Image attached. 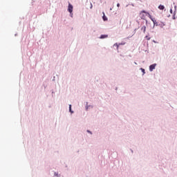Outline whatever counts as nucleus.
<instances>
[{
  "instance_id": "nucleus-1",
  "label": "nucleus",
  "mask_w": 177,
  "mask_h": 177,
  "mask_svg": "<svg viewBox=\"0 0 177 177\" xmlns=\"http://www.w3.org/2000/svg\"><path fill=\"white\" fill-rule=\"evenodd\" d=\"M141 13H147V15H149V19H151V20L153 21V24H156V20H153V18L151 17V15H150V13L146 12L145 10H142V11L141 12Z\"/></svg>"
},
{
  "instance_id": "nucleus-2",
  "label": "nucleus",
  "mask_w": 177,
  "mask_h": 177,
  "mask_svg": "<svg viewBox=\"0 0 177 177\" xmlns=\"http://www.w3.org/2000/svg\"><path fill=\"white\" fill-rule=\"evenodd\" d=\"M68 10L71 13V16H73V5L70 3L68 4Z\"/></svg>"
},
{
  "instance_id": "nucleus-3",
  "label": "nucleus",
  "mask_w": 177,
  "mask_h": 177,
  "mask_svg": "<svg viewBox=\"0 0 177 177\" xmlns=\"http://www.w3.org/2000/svg\"><path fill=\"white\" fill-rule=\"evenodd\" d=\"M156 66H157V64H153L149 66V71H153L154 68H156Z\"/></svg>"
},
{
  "instance_id": "nucleus-4",
  "label": "nucleus",
  "mask_w": 177,
  "mask_h": 177,
  "mask_svg": "<svg viewBox=\"0 0 177 177\" xmlns=\"http://www.w3.org/2000/svg\"><path fill=\"white\" fill-rule=\"evenodd\" d=\"M120 45H125V43H124V44H117V43H115L114 45H113V46H116V48H117V50H118V48H120Z\"/></svg>"
},
{
  "instance_id": "nucleus-5",
  "label": "nucleus",
  "mask_w": 177,
  "mask_h": 177,
  "mask_svg": "<svg viewBox=\"0 0 177 177\" xmlns=\"http://www.w3.org/2000/svg\"><path fill=\"white\" fill-rule=\"evenodd\" d=\"M109 37V35H101L100 36V39H104V38H107Z\"/></svg>"
},
{
  "instance_id": "nucleus-6",
  "label": "nucleus",
  "mask_w": 177,
  "mask_h": 177,
  "mask_svg": "<svg viewBox=\"0 0 177 177\" xmlns=\"http://www.w3.org/2000/svg\"><path fill=\"white\" fill-rule=\"evenodd\" d=\"M141 31H143L144 34L146 32V26H143L141 27Z\"/></svg>"
},
{
  "instance_id": "nucleus-7",
  "label": "nucleus",
  "mask_w": 177,
  "mask_h": 177,
  "mask_svg": "<svg viewBox=\"0 0 177 177\" xmlns=\"http://www.w3.org/2000/svg\"><path fill=\"white\" fill-rule=\"evenodd\" d=\"M158 9H160V10H164L165 7H164V6H162V5H160V6H158Z\"/></svg>"
},
{
  "instance_id": "nucleus-8",
  "label": "nucleus",
  "mask_w": 177,
  "mask_h": 177,
  "mask_svg": "<svg viewBox=\"0 0 177 177\" xmlns=\"http://www.w3.org/2000/svg\"><path fill=\"white\" fill-rule=\"evenodd\" d=\"M103 15H104V16L102 17V19H103L104 21H107V17L104 15V12H103Z\"/></svg>"
},
{
  "instance_id": "nucleus-9",
  "label": "nucleus",
  "mask_w": 177,
  "mask_h": 177,
  "mask_svg": "<svg viewBox=\"0 0 177 177\" xmlns=\"http://www.w3.org/2000/svg\"><path fill=\"white\" fill-rule=\"evenodd\" d=\"M145 38H147V41H150V37L149 36H146Z\"/></svg>"
},
{
  "instance_id": "nucleus-10",
  "label": "nucleus",
  "mask_w": 177,
  "mask_h": 177,
  "mask_svg": "<svg viewBox=\"0 0 177 177\" xmlns=\"http://www.w3.org/2000/svg\"><path fill=\"white\" fill-rule=\"evenodd\" d=\"M69 111L71 113H73V111H71V104L69 105Z\"/></svg>"
},
{
  "instance_id": "nucleus-11",
  "label": "nucleus",
  "mask_w": 177,
  "mask_h": 177,
  "mask_svg": "<svg viewBox=\"0 0 177 177\" xmlns=\"http://www.w3.org/2000/svg\"><path fill=\"white\" fill-rule=\"evenodd\" d=\"M141 71H142V72L143 73V74H145V69L141 68Z\"/></svg>"
},
{
  "instance_id": "nucleus-12",
  "label": "nucleus",
  "mask_w": 177,
  "mask_h": 177,
  "mask_svg": "<svg viewBox=\"0 0 177 177\" xmlns=\"http://www.w3.org/2000/svg\"><path fill=\"white\" fill-rule=\"evenodd\" d=\"M87 132H88V133H92V132H91V131H89V130H87Z\"/></svg>"
},
{
  "instance_id": "nucleus-13",
  "label": "nucleus",
  "mask_w": 177,
  "mask_h": 177,
  "mask_svg": "<svg viewBox=\"0 0 177 177\" xmlns=\"http://www.w3.org/2000/svg\"><path fill=\"white\" fill-rule=\"evenodd\" d=\"M118 8H120V3L117 4Z\"/></svg>"
},
{
  "instance_id": "nucleus-14",
  "label": "nucleus",
  "mask_w": 177,
  "mask_h": 177,
  "mask_svg": "<svg viewBox=\"0 0 177 177\" xmlns=\"http://www.w3.org/2000/svg\"><path fill=\"white\" fill-rule=\"evenodd\" d=\"M170 13L172 14V9H170Z\"/></svg>"
}]
</instances>
